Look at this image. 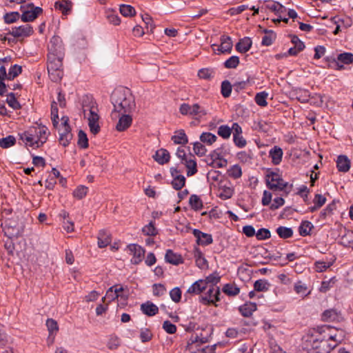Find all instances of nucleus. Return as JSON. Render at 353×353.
<instances>
[{"label": "nucleus", "mask_w": 353, "mask_h": 353, "mask_svg": "<svg viewBox=\"0 0 353 353\" xmlns=\"http://www.w3.org/2000/svg\"><path fill=\"white\" fill-rule=\"evenodd\" d=\"M111 99L114 112L130 113L135 108L134 97L129 90L116 91Z\"/></svg>", "instance_id": "obj_1"}, {"label": "nucleus", "mask_w": 353, "mask_h": 353, "mask_svg": "<svg viewBox=\"0 0 353 353\" xmlns=\"http://www.w3.org/2000/svg\"><path fill=\"white\" fill-rule=\"evenodd\" d=\"M88 103H85V101L83 103V111L85 117H86V112H89L87 115L88 121V126L90 132L93 134H97L100 131V126L99 124V115L98 114L99 109L96 101H93L92 98L88 97Z\"/></svg>", "instance_id": "obj_2"}, {"label": "nucleus", "mask_w": 353, "mask_h": 353, "mask_svg": "<svg viewBox=\"0 0 353 353\" xmlns=\"http://www.w3.org/2000/svg\"><path fill=\"white\" fill-rule=\"evenodd\" d=\"M48 61L54 66H61L64 57L63 48L59 43V38L54 37L48 45Z\"/></svg>", "instance_id": "obj_3"}, {"label": "nucleus", "mask_w": 353, "mask_h": 353, "mask_svg": "<svg viewBox=\"0 0 353 353\" xmlns=\"http://www.w3.org/2000/svg\"><path fill=\"white\" fill-rule=\"evenodd\" d=\"M58 130L60 144L63 147L68 146L73 137L71 133V128L69 125V118L68 117H63L61 118V123Z\"/></svg>", "instance_id": "obj_4"}, {"label": "nucleus", "mask_w": 353, "mask_h": 353, "mask_svg": "<svg viewBox=\"0 0 353 353\" xmlns=\"http://www.w3.org/2000/svg\"><path fill=\"white\" fill-rule=\"evenodd\" d=\"M206 293L199 297V301L205 305H213L217 307L216 302L221 300L220 288L207 287Z\"/></svg>", "instance_id": "obj_5"}, {"label": "nucleus", "mask_w": 353, "mask_h": 353, "mask_svg": "<svg viewBox=\"0 0 353 353\" xmlns=\"http://www.w3.org/2000/svg\"><path fill=\"white\" fill-rule=\"evenodd\" d=\"M208 341V336L192 334L188 341L186 350H188L190 353H201L204 351V349L201 347V345L207 343Z\"/></svg>", "instance_id": "obj_6"}, {"label": "nucleus", "mask_w": 353, "mask_h": 353, "mask_svg": "<svg viewBox=\"0 0 353 353\" xmlns=\"http://www.w3.org/2000/svg\"><path fill=\"white\" fill-rule=\"evenodd\" d=\"M330 341H335L334 336H330L327 339H316L313 341L312 347L317 353H330L336 346V343H331Z\"/></svg>", "instance_id": "obj_7"}, {"label": "nucleus", "mask_w": 353, "mask_h": 353, "mask_svg": "<svg viewBox=\"0 0 353 353\" xmlns=\"http://www.w3.org/2000/svg\"><path fill=\"white\" fill-rule=\"evenodd\" d=\"M266 183L267 186L272 190H283L288 185V183L276 172H270L266 175Z\"/></svg>", "instance_id": "obj_8"}, {"label": "nucleus", "mask_w": 353, "mask_h": 353, "mask_svg": "<svg viewBox=\"0 0 353 353\" xmlns=\"http://www.w3.org/2000/svg\"><path fill=\"white\" fill-rule=\"evenodd\" d=\"M179 112L183 115L199 117L205 115L207 114L204 108L200 106L198 103H194L192 105L188 103H183L179 108Z\"/></svg>", "instance_id": "obj_9"}, {"label": "nucleus", "mask_w": 353, "mask_h": 353, "mask_svg": "<svg viewBox=\"0 0 353 353\" xmlns=\"http://www.w3.org/2000/svg\"><path fill=\"white\" fill-rule=\"evenodd\" d=\"M24 6H21V10L22 14L21 19L23 22L33 21L42 12L43 10L40 7L34 6L33 3H29L28 5V10H23Z\"/></svg>", "instance_id": "obj_10"}, {"label": "nucleus", "mask_w": 353, "mask_h": 353, "mask_svg": "<svg viewBox=\"0 0 353 353\" xmlns=\"http://www.w3.org/2000/svg\"><path fill=\"white\" fill-rule=\"evenodd\" d=\"M33 28L29 24H25L19 27H12L9 34L17 39H23L30 37L33 34Z\"/></svg>", "instance_id": "obj_11"}, {"label": "nucleus", "mask_w": 353, "mask_h": 353, "mask_svg": "<svg viewBox=\"0 0 353 353\" xmlns=\"http://www.w3.org/2000/svg\"><path fill=\"white\" fill-rule=\"evenodd\" d=\"M32 130V134L39 145H43L46 142L48 137L50 134L48 128L44 125H37L30 128Z\"/></svg>", "instance_id": "obj_12"}, {"label": "nucleus", "mask_w": 353, "mask_h": 353, "mask_svg": "<svg viewBox=\"0 0 353 353\" xmlns=\"http://www.w3.org/2000/svg\"><path fill=\"white\" fill-rule=\"evenodd\" d=\"M232 39L229 36L222 35L221 37V44L212 45V49L214 52L221 53L230 52L232 48Z\"/></svg>", "instance_id": "obj_13"}, {"label": "nucleus", "mask_w": 353, "mask_h": 353, "mask_svg": "<svg viewBox=\"0 0 353 353\" xmlns=\"http://www.w3.org/2000/svg\"><path fill=\"white\" fill-rule=\"evenodd\" d=\"M128 249L130 251V254L133 256L131 259V262L133 264L139 263L145 254V250L140 245L137 244H131L128 246Z\"/></svg>", "instance_id": "obj_14"}, {"label": "nucleus", "mask_w": 353, "mask_h": 353, "mask_svg": "<svg viewBox=\"0 0 353 353\" xmlns=\"http://www.w3.org/2000/svg\"><path fill=\"white\" fill-rule=\"evenodd\" d=\"M20 139L25 143L26 145L32 148H39V143L37 142L35 137L32 134V130L30 128L24 132L19 134Z\"/></svg>", "instance_id": "obj_15"}, {"label": "nucleus", "mask_w": 353, "mask_h": 353, "mask_svg": "<svg viewBox=\"0 0 353 353\" xmlns=\"http://www.w3.org/2000/svg\"><path fill=\"white\" fill-rule=\"evenodd\" d=\"M22 72V68H10L7 73L6 68H0V81L12 80Z\"/></svg>", "instance_id": "obj_16"}, {"label": "nucleus", "mask_w": 353, "mask_h": 353, "mask_svg": "<svg viewBox=\"0 0 353 353\" xmlns=\"http://www.w3.org/2000/svg\"><path fill=\"white\" fill-rule=\"evenodd\" d=\"M193 234L196 238V242L199 245H208L212 243V237L210 234L204 233L199 230L194 229Z\"/></svg>", "instance_id": "obj_17"}, {"label": "nucleus", "mask_w": 353, "mask_h": 353, "mask_svg": "<svg viewBox=\"0 0 353 353\" xmlns=\"http://www.w3.org/2000/svg\"><path fill=\"white\" fill-rule=\"evenodd\" d=\"M121 116L119 117L116 128L118 131L122 132L128 128L132 121L131 116L126 114L127 113H120Z\"/></svg>", "instance_id": "obj_18"}, {"label": "nucleus", "mask_w": 353, "mask_h": 353, "mask_svg": "<svg viewBox=\"0 0 353 353\" xmlns=\"http://www.w3.org/2000/svg\"><path fill=\"white\" fill-rule=\"evenodd\" d=\"M141 310L143 314L148 316H153L159 312V307L150 301L142 303Z\"/></svg>", "instance_id": "obj_19"}, {"label": "nucleus", "mask_w": 353, "mask_h": 353, "mask_svg": "<svg viewBox=\"0 0 353 353\" xmlns=\"http://www.w3.org/2000/svg\"><path fill=\"white\" fill-rule=\"evenodd\" d=\"M351 162L345 155H340L337 158L336 167L339 172H347L350 170Z\"/></svg>", "instance_id": "obj_20"}, {"label": "nucleus", "mask_w": 353, "mask_h": 353, "mask_svg": "<svg viewBox=\"0 0 353 353\" xmlns=\"http://www.w3.org/2000/svg\"><path fill=\"white\" fill-rule=\"evenodd\" d=\"M153 158L158 163L163 165L169 162L170 156L167 150L161 148L156 152Z\"/></svg>", "instance_id": "obj_21"}, {"label": "nucleus", "mask_w": 353, "mask_h": 353, "mask_svg": "<svg viewBox=\"0 0 353 353\" xmlns=\"http://www.w3.org/2000/svg\"><path fill=\"white\" fill-rule=\"evenodd\" d=\"M202 279L195 281L187 290V294H199L205 290L206 287Z\"/></svg>", "instance_id": "obj_22"}, {"label": "nucleus", "mask_w": 353, "mask_h": 353, "mask_svg": "<svg viewBox=\"0 0 353 353\" xmlns=\"http://www.w3.org/2000/svg\"><path fill=\"white\" fill-rule=\"evenodd\" d=\"M256 304L252 302H247L239 307L241 314L245 317L250 316L253 312L256 310Z\"/></svg>", "instance_id": "obj_23"}, {"label": "nucleus", "mask_w": 353, "mask_h": 353, "mask_svg": "<svg viewBox=\"0 0 353 353\" xmlns=\"http://www.w3.org/2000/svg\"><path fill=\"white\" fill-rule=\"evenodd\" d=\"M165 259L166 262L173 265H179L183 262L181 256L174 253L171 250H168L166 251Z\"/></svg>", "instance_id": "obj_24"}, {"label": "nucleus", "mask_w": 353, "mask_h": 353, "mask_svg": "<svg viewBox=\"0 0 353 353\" xmlns=\"http://www.w3.org/2000/svg\"><path fill=\"white\" fill-rule=\"evenodd\" d=\"M252 44V42L250 37H244L236 43V49L239 52L245 53L250 49Z\"/></svg>", "instance_id": "obj_25"}, {"label": "nucleus", "mask_w": 353, "mask_h": 353, "mask_svg": "<svg viewBox=\"0 0 353 353\" xmlns=\"http://www.w3.org/2000/svg\"><path fill=\"white\" fill-rule=\"evenodd\" d=\"M111 236L105 230H101L98 234V245L103 248L108 246L111 243Z\"/></svg>", "instance_id": "obj_26"}, {"label": "nucleus", "mask_w": 353, "mask_h": 353, "mask_svg": "<svg viewBox=\"0 0 353 353\" xmlns=\"http://www.w3.org/2000/svg\"><path fill=\"white\" fill-rule=\"evenodd\" d=\"M205 283V287L219 288L217 284L220 282L221 277L218 273L214 272L208 276L205 279H202Z\"/></svg>", "instance_id": "obj_27"}, {"label": "nucleus", "mask_w": 353, "mask_h": 353, "mask_svg": "<svg viewBox=\"0 0 353 353\" xmlns=\"http://www.w3.org/2000/svg\"><path fill=\"white\" fill-rule=\"evenodd\" d=\"M270 157L272 158V161L274 165H278L282 160L283 150L278 146H274L270 151Z\"/></svg>", "instance_id": "obj_28"}, {"label": "nucleus", "mask_w": 353, "mask_h": 353, "mask_svg": "<svg viewBox=\"0 0 353 353\" xmlns=\"http://www.w3.org/2000/svg\"><path fill=\"white\" fill-rule=\"evenodd\" d=\"M340 313L335 309H330L324 311L322 314V319L325 321H335L339 318Z\"/></svg>", "instance_id": "obj_29"}, {"label": "nucleus", "mask_w": 353, "mask_h": 353, "mask_svg": "<svg viewBox=\"0 0 353 353\" xmlns=\"http://www.w3.org/2000/svg\"><path fill=\"white\" fill-rule=\"evenodd\" d=\"M49 77L54 82L60 81L63 77V71L60 68H47Z\"/></svg>", "instance_id": "obj_30"}, {"label": "nucleus", "mask_w": 353, "mask_h": 353, "mask_svg": "<svg viewBox=\"0 0 353 353\" xmlns=\"http://www.w3.org/2000/svg\"><path fill=\"white\" fill-rule=\"evenodd\" d=\"M172 140L176 144L185 145L188 143V139L183 130L175 132V134L172 137Z\"/></svg>", "instance_id": "obj_31"}, {"label": "nucleus", "mask_w": 353, "mask_h": 353, "mask_svg": "<svg viewBox=\"0 0 353 353\" xmlns=\"http://www.w3.org/2000/svg\"><path fill=\"white\" fill-rule=\"evenodd\" d=\"M54 8L63 14H68L72 9V3L68 1H57L54 3Z\"/></svg>", "instance_id": "obj_32"}, {"label": "nucleus", "mask_w": 353, "mask_h": 353, "mask_svg": "<svg viewBox=\"0 0 353 353\" xmlns=\"http://www.w3.org/2000/svg\"><path fill=\"white\" fill-rule=\"evenodd\" d=\"M183 163L188 169V176H192L197 172L196 162L194 159L190 158L188 159H185V161L183 162Z\"/></svg>", "instance_id": "obj_33"}, {"label": "nucleus", "mask_w": 353, "mask_h": 353, "mask_svg": "<svg viewBox=\"0 0 353 353\" xmlns=\"http://www.w3.org/2000/svg\"><path fill=\"white\" fill-rule=\"evenodd\" d=\"M189 203L191 206V208L195 211L200 210L203 207L201 199L199 196L196 194H192L190 196L189 199Z\"/></svg>", "instance_id": "obj_34"}, {"label": "nucleus", "mask_w": 353, "mask_h": 353, "mask_svg": "<svg viewBox=\"0 0 353 353\" xmlns=\"http://www.w3.org/2000/svg\"><path fill=\"white\" fill-rule=\"evenodd\" d=\"M17 225L15 223L12 224V222L6 221H5V227L4 230L5 233L10 237L12 238L14 236H17L19 234V231L16 229Z\"/></svg>", "instance_id": "obj_35"}, {"label": "nucleus", "mask_w": 353, "mask_h": 353, "mask_svg": "<svg viewBox=\"0 0 353 353\" xmlns=\"http://www.w3.org/2000/svg\"><path fill=\"white\" fill-rule=\"evenodd\" d=\"M337 61L342 64L350 65L353 63V54L351 52H343L338 54Z\"/></svg>", "instance_id": "obj_36"}, {"label": "nucleus", "mask_w": 353, "mask_h": 353, "mask_svg": "<svg viewBox=\"0 0 353 353\" xmlns=\"http://www.w3.org/2000/svg\"><path fill=\"white\" fill-rule=\"evenodd\" d=\"M312 228L313 225L311 222L308 221H303L299 228L300 235L302 236L309 235Z\"/></svg>", "instance_id": "obj_37"}, {"label": "nucleus", "mask_w": 353, "mask_h": 353, "mask_svg": "<svg viewBox=\"0 0 353 353\" xmlns=\"http://www.w3.org/2000/svg\"><path fill=\"white\" fill-rule=\"evenodd\" d=\"M276 233L281 239H288L293 235V230L290 228L279 226L276 228Z\"/></svg>", "instance_id": "obj_38"}, {"label": "nucleus", "mask_w": 353, "mask_h": 353, "mask_svg": "<svg viewBox=\"0 0 353 353\" xmlns=\"http://www.w3.org/2000/svg\"><path fill=\"white\" fill-rule=\"evenodd\" d=\"M341 244L345 247H353V231H347L341 237Z\"/></svg>", "instance_id": "obj_39"}, {"label": "nucleus", "mask_w": 353, "mask_h": 353, "mask_svg": "<svg viewBox=\"0 0 353 353\" xmlns=\"http://www.w3.org/2000/svg\"><path fill=\"white\" fill-rule=\"evenodd\" d=\"M223 292L229 296H236L239 293L240 290L234 284L228 283L223 286Z\"/></svg>", "instance_id": "obj_40"}, {"label": "nucleus", "mask_w": 353, "mask_h": 353, "mask_svg": "<svg viewBox=\"0 0 353 353\" xmlns=\"http://www.w3.org/2000/svg\"><path fill=\"white\" fill-rule=\"evenodd\" d=\"M216 139V136L210 132H203L200 136L201 141L208 145H212Z\"/></svg>", "instance_id": "obj_41"}, {"label": "nucleus", "mask_w": 353, "mask_h": 353, "mask_svg": "<svg viewBox=\"0 0 353 353\" xmlns=\"http://www.w3.org/2000/svg\"><path fill=\"white\" fill-rule=\"evenodd\" d=\"M185 183V178L183 175H176L172 181V187L176 190H181Z\"/></svg>", "instance_id": "obj_42"}, {"label": "nucleus", "mask_w": 353, "mask_h": 353, "mask_svg": "<svg viewBox=\"0 0 353 353\" xmlns=\"http://www.w3.org/2000/svg\"><path fill=\"white\" fill-rule=\"evenodd\" d=\"M6 102L8 105L14 110H19L21 108V105L16 99L13 92H10L7 95Z\"/></svg>", "instance_id": "obj_43"}, {"label": "nucleus", "mask_w": 353, "mask_h": 353, "mask_svg": "<svg viewBox=\"0 0 353 353\" xmlns=\"http://www.w3.org/2000/svg\"><path fill=\"white\" fill-rule=\"evenodd\" d=\"M16 139L14 136L9 135L6 137L0 138V146L3 148H8L14 145Z\"/></svg>", "instance_id": "obj_44"}, {"label": "nucleus", "mask_w": 353, "mask_h": 353, "mask_svg": "<svg viewBox=\"0 0 353 353\" xmlns=\"http://www.w3.org/2000/svg\"><path fill=\"white\" fill-rule=\"evenodd\" d=\"M46 326L49 332L50 336H52L57 334L59 330V326L57 322L52 319H48L46 321Z\"/></svg>", "instance_id": "obj_45"}, {"label": "nucleus", "mask_w": 353, "mask_h": 353, "mask_svg": "<svg viewBox=\"0 0 353 353\" xmlns=\"http://www.w3.org/2000/svg\"><path fill=\"white\" fill-rule=\"evenodd\" d=\"M20 17L18 12H10L3 16V19L6 23L10 24L17 21Z\"/></svg>", "instance_id": "obj_46"}, {"label": "nucleus", "mask_w": 353, "mask_h": 353, "mask_svg": "<svg viewBox=\"0 0 353 353\" xmlns=\"http://www.w3.org/2000/svg\"><path fill=\"white\" fill-rule=\"evenodd\" d=\"M270 283L264 279H259L255 281L254 284V290L258 292H265L268 290Z\"/></svg>", "instance_id": "obj_47"}, {"label": "nucleus", "mask_w": 353, "mask_h": 353, "mask_svg": "<svg viewBox=\"0 0 353 353\" xmlns=\"http://www.w3.org/2000/svg\"><path fill=\"white\" fill-rule=\"evenodd\" d=\"M232 86L229 81L225 80L221 83V92L223 97H229L232 92Z\"/></svg>", "instance_id": "obj_48"}, {"label": "nucleus", "mask_w": 353, "mask_h": 353, "mask_svg": "<svg viewBox=\"0 0 353 353\" xmlns=\"http://www.w3.org/2000/svg\"><path fill=\"white\" fill-rule=\"evenodd\" d=\"M114 286H112L108 290L105 296L102 298L101 301L103 303H105V301L108 300L109 303L119 297V295L117 294V291H114Z\"/></svg>", "instance_id": "obj_49"}, {"label": "nucleus", "mask_w": 353, "mask_h": 353, "mask_svg": "<svg viewBox=\"0 0 353 353\" xmlns=\"http://www.w3.org/2000/svg\"><path fill=\"white\" fill-rule=\"evenodd\" d=\"M143 233L146 236H156L157 234V230L154 227V223L150 221L148 225L142 228Z\"/></svg>", "instance_id": "obj_50"}, {"label": "nucleus", "mask_w": 353, "mask_h": 353, "mask_svg": "<svg viewBox=\"0 0 353 353\" xmlns=\"http://www.w3.org/2000/svg\"><path fill=\"white\" fill-rule=\"evenodd\" d=\"M119 10L124 17H132L135 14V9L130 5H121Z\"/></svg>", "instance_id": "obj_51"}, {"label": "nucleus", "mask_w": 353, "mask_h": 353, "mask_svg": "<svg viewBox=\"0 0 353 353\" xmlns=\"http://www.w3.org/2000/svg\"><path fill=\"white\" fill-rule=\"evenodd\" d=\"M268 95V93L265 92H261L257 93L254 98L256 103L262 107L266 106L268 104V103L266 101Z\"/></svg>", "instance_id": "obj_52"}, {"label": "nucleus", "mask_w": 353, "mask_h": 353, "mask_svg": "<svg viewBox=\"0 0 353 353\" xmlns=\"http://www.w3.org/2000/svg\"><path fill=\"white\" fill-rule=\"evenodd\" d=\"M78 145L82 148H87L88 147V139L86 134L83 130L79 132Z\"/></svg>", "instance_id": "obj_53"}, {"label": "nucleus", "mask_w": 353, "mask_h": 353, "mask_svg": "<svg viewBox=\"0 0 353 353\" xmlns=\"http://www.w3.org/2000/svg\"><path fill=\"white\" fill-rule=\"evenodd\" d=\"M231 132L232 129L226 125H221L217 132L218 134L223 139H228L231 135Z\"/></svg>", "instance_id": "obj_54"}, {"label": "nucleus", "mask_w": 353, "mask_h": 353, "mask_svg": "<svg viewBox=\"0 0 353 353\" xmlns=\"http://www.w3.org/2000/svg\"><path fill=\"white\" fill-rule=\"evenodd\" d=\"M193 150L199 157H203L207 152L205 147L200 142H196L194 143Z\"/></svg>", "instance_id": "obj_55"}, {"label": "nucleus", "mask_w": 353, "mask_h": 353, "mask_svg": "<svg viewBox=\"0 0 353 353\" xmlns=\"http://www.w3.org/2000/svg\"><path fill=\"white\" fill-rule=\"evenodd\" d=\"M228 174L230 176L234 179H239L242 175L241 168L238 165H234L231 167V168L228 170Z\"/></svg>", "instance_id": "obj_56"}, {"label": "nucleus", "mask_w": 353, "mask_h": 353, "mask_svg": "<svg viewBox=\"0 0 353 353\" xmlns=\"http://www.w3.org/2000/svg\"><path fill=\"white\" fill-rule=\"evenodd\" d=\"M87 193H88V188H86L85 186H83V185H81V186L77 187L74 190V191L73 192V195L75 198H77L78 199H81L82 198L85 196Z\"/></svg>", "instance_id": "obj_57"}, {"label": "nucleus", "mask_w": 353, "mask_h": 353, "mask_svg": "<svg viewBox=\"0 0 353 353\" xmlns=\"http://www.w3.org/2000/svg\"><path fill=\"white\" fill-rule=\"evenodd\" d=\"M152 288L154 296H161L166 293V288L163 284L155 283L152 285Z\"/></svg>", "instance_id": "obj_58"}, {"label": "nucleus", "mask_w": 353, "mask_h": 353, "mask_svg": "<svg viewBox=\"0 0 353 353\" xmlns=\"http://www.w3.org/2000/svg\"><path fill=\"white\" fill-rule=\"evenodd\" d=\"M256 236L258 240H265L270 238L271 234L269 230L261 228L256 232Z\"/></svg>", "instance_id": "obj_59"}, {"label": "nucleus", "mask_w": 353, "mask_h": 353, "mask_svg": "<svg viewBox=\"0 0 353 353\" xmlns=\"http://www.w3.org/2000/svg\"><path fill=\"white\" fill-rule=\"evenodd\" d=\"M198 77L200 79H210L212 77V72L208 68H202L198 72Z\"/></svg>", "instance_id": "obj_60"}, {"label": "nucleus", "mask_w": 353, "mask_h": 353, "mask_svg": "<svg viewBox=\"0 0 353 353\" xmlns=\"http://www.w3.org/2000/svg\"><path fill=\"white\" fill-rule=\"evenodd\" d=\"M171 299L175 302L179 303L181 299V291L179 288H174L170 292Z\"/></svg>", "instance_id": "obj_61"}, {"label": "nucleus", "mask_w": 353, "mask_h": 353, "mask_svg": "<svg viewBox=\"0 0 353 353\" xmlns=\"http://www.w3.org/2000/svg\"><path fill=\"white\" fill-rule=\"evenodd\" d=\"M152 334L148 328L141 330L140 339L143 343L148 342L152 339Z\"/></svg>", "instance_id": "obj_62"}, {"label": "nucleus", "mask_w": 353, "mask_h": 353, "mask_svg": "<svg viewBox=\"0 0 353 353\" xmlns=\"http://www.w3.org/2000/svg\"><path fill=\"white\" fill-rule=\"evenodd\" d=\"M163 329L168 334H174L176 332V327L169 321H165L163 323Z\"/></svg>", "instance_id": "obj_63"}, {"label": "nucleus", "mask_w": 353, "mask_h": 353, "mask_svg": "<svg viewBox=\"0 0 353 353\" xmlns=\"http://www.w3.org/2000/svg\"><path fill=\"white\" fill-rule=\"evenodd\" d=\"M196 263L199 268H204L207 266V260L202 255L201 252H199L196 255Z\"/></svg>", "instance_id": "obj_64"}]
</instances>
